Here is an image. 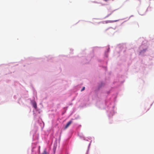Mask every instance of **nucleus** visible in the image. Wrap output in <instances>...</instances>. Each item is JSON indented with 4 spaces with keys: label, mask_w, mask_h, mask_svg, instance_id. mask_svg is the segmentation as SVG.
I'll list each match as a JSON object with an SVG mask.
<instances>
[{
    "label": "nucleus",
    "mask_w": 154,
    "mask_h": 154,
    "mask_svg": "<svg viewBox=\"0 0 154 154\" xmlns=\"http://www.w3.org/2000/svg\"><path fill=\"white\" fill-rule=\"evenodd\" d=\"M117 21V20H115V21H113V22H116V21Z\"/></svg>",
    "instance_id": "nucleus-5"
},
{
    "label": "nucleus",
    "mask_w": 154,
    "mask_h": 154,
    "mask_svg": "<svg viewBox=\"0 0 154 154\" xmlns=\"http://www.w3.org/2000/svg\"><path fill=\"white\" fill-rule=\"evenodd\" d=\"M42 154H47V152L46 151V149H45L43 153Z\"/></svg>",
    "instance_id": "nucleus-3"
},
{
    "label": "nucleus",
    "mask_w": 154,
    "mask_h": 154,
    "mask_svg": "<svg viewBox=\"0 0 154 154\" xmlns=\"http://www.w3.org/2000/svg\"><path fill=\"white\" fill-rule=\"evenodd\" d=\"M33 106L36 109L37 107V104L36 102L34 101L32 103Z\"/></svg>",
    "instance_id": "nucleus-2"
},
{
    "label": "nucleus",
    "mask_w": 154,
    "mask_h": 154,
    "mask_svg": "<svg viewBox=\"0 0 154 154\" xmlns=\"http://www.w3.org/2000/svg\"><path fill=\"white\" fill-rule=\"evenodd\" d=\"M85 89V87H83L82 89L81 90V91H83Z\"/></svg>",
    "instance_id": "nucleus-4"
},
{
    "label": "nucleus",
    "mask_w": 154,
    "mask_h": 154,
    "mask_svg": "<svg viewBox=\"0 0 154 154\" xmlns=\"http://www.w3.org/2000/svg\"><path fill=\"white\" fill-rule=\"evenodd\" d=\"M72 121H70L68 122L67 124L66 125L65 128L66 129L67 128L69 125H70L72 123Z\"/></svg>",
    "instance_id": "nucleus-1"
}]
</instances>
